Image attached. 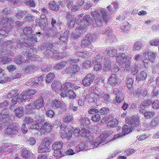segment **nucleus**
Segmentation results:
<instances>
[{"instance_id": "obj_6", "label": "nucleus", "mask_w": 159, "mask_h": 159, "mask_svg": "<svg viewBox=\"0 0 159 159\" xmlns=\"http://www.w3.org/2000/svg\"><path fill=\"white\" fill-rule=\"evenodd\" d=\"M93 23V20L90 16L89 15H86L83 16V19L80 20V22L79 23L78 25H81V27H84L86 31L87 25L92 24Z\"/></svg>"}, {"instance_id": "obj_27", "label": "nucleus", "mask_w": 159, "mask_h": 159, "mask_svg": "<svg viewBox=\"0 0 159 159\" xmlns=\"http://www.w3.org/2000/svg\"><path fill=\"white\" fill-rule=\"evenodd\" d=\"M52 106L54 108H62L65 106V105L63 102L57 99H55L52 102Z\"/></svg>"}, {"instance_id": "obj_48", "label": "nucleus", "mask_w": 159, "mask_h": 159, "mask_svg": "<svg viewBox=\"0 0 159 159\" xmlns=\"http://www.w3.org/2000/svg\"><path fill=\"white\" fill-rule=\"evenodd\" d=\"M156 54L151 51H148V57L149 60L151 62H153L156 56Z\"/></svg>"}, {"instance_id": "obj_52", "label": "nucleus", "mask_w": 159, "mask_h": 159, "mask_svg": "<svg viewBox=\"0 0 159 159\" xmlns=\"http://www.w3.org/2000/svg\"><path fill=\"white\" fill-rule=\"evenodd\" d=\"M64 121L66 123H69L73 120V117L71 114H66L64 117Z\"/></svg>"}, {"instance_id": "obj_54", "label": "nucleus", "mask_w": 159, "mask_h": 159, "mask_svg": "<svg viewBox=\"0 0 159 159\" xmlns=\"http://www.w3.org/2000/svg\"><path fill=\"white\" fill-rule=\"evenodd\" d=\"M76 19V18H73L72 19L68 20L67 23L69 28H71L74 26L75 23Z\"/></svg>"}, {"instance_id": "obj_56", "label": "nucleus", "mask_w": 159, "mask_h": 159, "mask_svg": "<svg viewBox=\"0 0 159 159\" xmlns=\"http://www.w3.org/2000/svg\"><path fill=\"white\" fill-rule=\"evenodd\" d=\"M102 58V56L101 55H95L92 60L93 63L100 62L101 61Z\"/></svg>"}, {"instance_id": "obj_30", "label": "nucleus", "mask_w": 159, "mask_h": 159, "mask_svg": "<svg viewBox=\"0 0 159 159\" xmlns=\"http://www.w3.org/2000/svg\"><path fill=\"white\" fill-rule=\"evenodd\" d=\"M147 77V74L146 72L142 71L141 72L140 74H138L136 78V80L137 81H139L141 80L143 81L146 79Z\"/></svg>"}, {"instance_id": "obj_25", "label": "nucleus", "mask_w": 159, "mask_h": 159, "mask_svg": "<svg viewBox=\"0 0 159 159\" xmlns=\"http://www.w3.org/2000/svg\"><path fill=\"white\" fill-rule=\"evenodd\" d=\"M108 82L111 85H114L116 84H118L120 83L118 77L114 74H112L110 75L109 78Z\"/></svg>"}, {"instance_id": "obj_51", "label": "nucleus", "mask_w": 159, "mask_h": 159, "mask_svg": "<svg viewBox=\"0 0 159 159\" xmlns=\"http://www.w3.org/2000/svg\"><path fill=\"white\" fill-rule=\"evenodd\" d=\"M80 121L83 126L86 127L90 124V121L89 119L87 117H84L81 119Z\"/></svg>"}, {"instance_id": "obj_23", "label": "nucleus", "mask_w": 159, "mask_h": 159, "mask_svg": "<svg viewBox=\"0 0 159 159\" xmlns=\"http://www.w3.org/2000/svg\"><path fill=\"white\" fill-rule=\"evenodd\" d=\"M113 93L116 95V100L114 101L115 102H116L117 103L121 102L123 98V94L118 91L117 89H114L113 90Z\"/></svg>"}, {"instance_id": "obj_33", "label": "nucleus", "mask_w": 159, "mask_h": 159, "mask_svg": "<svg viewBox=\"0 0 159 159\" xmlns=\"http://www.w3.org/2000/svg\"><path fill=\"white\" fill-rule=\"evenodd\" d=\"M48 6L51 10L53 11H57L59 10V6L55 1H50L49 4Z\"/></svg>"}, {"instance_id": "obj_37", "label": "nucleus", "mask_w": 159, "mask_h": 159, "mask_svg": "<svg viewBox=\"0 0 159 159\" xmlns=\"http://www.w3.org/2000/svg\"><path fill=\"white\" fill-rule=\"evenodd\" d=\"M14 60V61L17 64H20L25 61V58L20 55L15 57Z\"/></svg>"}, {"instance_id": "obj_16", "label": "nucleus", "mask_w": 159, "mask_h": 159, "mask_svg": "<svg viewBox=\"0 0 159 159\" xmlns=\"http://www.w3.org/2000/svg\"><path fill=\"white\" fill-rule=\"evenodd\" d=\"M94 97L95 94L93 93H91L87 94L85 97V102L90 103L91 105L96 107L98 105L96 101L94 99Z\"/></svg>"}, {"instance_id": "obj_4", "label": "nucleus", "mask_w": 159, "mask_h": 159, "mask_svg": "<svg viewBox=\"0 0 159 159\" xmlns=\"http://www.w3.org/2000/svg\"><path fill=\"white\" fill-rule=\"evenodd\" d=\"M73 128H67L64 125H61L60 128V135L62 138L66 137L69 140L71 139Z\"/></svg>"}, {"instance_id": "obj_61", "label": "nucleus", "mask_w": 159, "mask_h": 159, "mask_svg": "<svg viewBox=\"0 0 159 159\" xmlns=\"http://www.w3.org/2000/svg\"><path fill=\"white\" fill-rule=\"evenodd\" d=\"M23 32L24 34H30L32 32V29L30 27H26L24 28Z\"/></svg>"}, {"instance_id": "obj_15", "label": "nucleus", "mask_w": 159, "mask_h": 159, "mask_svg": "<svg viewBox=\"0 0 159 159\" xmlns=\"http://www.w3.org/2000/svg\"><path fill=\"white\" fill-rule=\"evenodd\" d=\"M91 34H88L83 38L81 41V46L82 48L88 47L91 48L92 45L91 39H90Z\"/></svg>"}, {"instance_id": "obj_36", "label": "nucleus", "mask_w": 159, "mask_h": 159, "mask_svg": "<svg viewBox=\"0 0 159 159\" xmlns=\"http://www.w3.org/2000/svg\"><path fill=\"white\" fill-rule=\"evenodd\" d=\"M7 109H4L2 111L0 115V122L8 118L9 116L8 114L7 111Z\"/></svg>"}, {"instance_id": "obj_58", "label": "nucleus", "mask_w": 159, "mask_h": 159, "mask_svg": "<svg viewBox=\"0 0 159 159\" xmlns=\"http://www.w3.org/2000/svg\"><path fill=\"white\" fill-rule=\"evenodd\" d=\"M8 149L7 150V152L9 153H11L14 150H15L17 146L16 145H7Z\"/></svg>"}, {"instance_id": "obj_60", "label": "nucleus", "mask_w": 159, "mask_h": 159, "mask_svg": "<svg viewBox=\"0 0 159 159\" xmlns=\"http://www.w3.org/2000/svg\"><path fill=\"white\" fill-rule=\"evenodd\" d=\"M128 24L127 22L122 23L120 25V28L123 31L127 30L129 28Z\"/></svg>"}, {"instance_id": "obj_17", "label": "nucleus", "mask_w": 159, "mask_h": 159, "mask_svg": "<svg viewBox=\"0 0 159 159\" xmlns=\"http://www.w3.org/2000/svg\"><path fill=\"white\" fill-rule=\"evenodd\" d=\"M80 25H81V24ZM81 25H78L76 28V32L75 33H73L71 37L72 38L77 39H78L81 35V34H83L86 31L84 27H81Z\"/></svg>"}, {"instance_id": "obj_47", "label": "nucleus", "mask_w": 159, "mask_h": 159, "mask_svg": "<svg viewBox=\"0 0 159 159\" xmlns=\"http://www.w3.org/2000/svg\"><path fill=\"white\" fill-rule=\"evenodd\" d=\"M143 42L141 41H136L134 44L133 47L134 50L137 51L139 50L142 46Z\"/></svg>"}, {"instance_id": "obj_14", "label": "nucleus", "mask_w": 159, "mask_h": 159, "mask_svg": "<svg viewBox=\"0 0 159 159\" xmlns=\"http://www.w3.org/2000/svg\"><path fill=\"white\" fill-rule=\"evenodd\" d=\"M37 42L36 36L35 34L31 35V36L29 39L28 41L26 43H21L20 47L21 48L24 47H28L32 46L33 44Z\"/></svg>"}, {"instance_id": "obj_62", "label": "nucleus", "mask_w": 159, "mask_h": 159, "mask_svg": "<svg viewBox=\"0 0 159 159\" xmlns=\"http://www.w3.org/2000/svg\"><path fill=\"white\" fill-rule=\"evenodd\" d=\"M65 17L67 19H71L73 18H75L74 17V14L70 12H66L65 14Z\"/></svg>"}, {"instance_id": "obj_29", "label": "nucleus", "mask_w": 159, "mask_h": 159, "mask_svg": "<svg viewBox=\"0 0 159 159\" xmlns=\"http://www.w3.org/2000/svg\"><path fill=\"white\" fill-rule=\"evenodd\" d=\"M21 156L26 159H30L33 154L30 151L24 149L21 152Z\"/></svg>"}, {"instance_id": "obj_24", "label": "nucleus", "mask_w": 159, "mask_h": 159, "mask_svg": "<svg viewBox=\"0 0 159 159\" xmlns=\"http://www.w3.org/2000/svg\"><path fill=\"white\" fill-rule=\"evenodd\" d=\"M16 47H12L10 49L6 51H3L2 49L0 50V55L3 54L8 56L13 57L14 54L13 51H15Z\"/></svg>"}, {"instance_id": "obj_53", "label": "nucleus", "mask_w": 159, "mask_h": 159, "mask_svg": "<svg viewBox=\"0 0 159 159\" xmlns=\"http://www.w3.org/2000/svg\"><path fill=\"white\" fill-rule=\"evenodd\" d=\"M55 77V75L53 73H50L47 76L46 81L47 83H49L51 82Z\"/></svg>"}, {"instance_id": "obj_57", "label": "nucleus", "mask_w": 159, "mask_h": 159, "mask_svg": "<svg viewBox=\"0 0 159 159\" xmlns=\"http://www.w3.org/2000/svg\"><path fill=\"white\" fill-rule=\"evenodd\" d=\"M41 144H43V145L48 147L51 144V141L50 139L47 137L45 138L42 141Z\"/></svg>"}, {"instance_id": "obj_13", "label": "nucleus", "mask_w": 159, "mask_h": 159, "mask_svg": "<svg viewBox=\"0 0 159 159\" xmlns=\"http://www.w3.org/2000/svg\"><path fill=\"white\" fill-rule=\"evenodd\" d=\"M76 62H71V63L73 62L70 67L67 68L66 70V72L68 74L72 75L75 74L80 70L79 66L75 63Z\"/></svg>"}, {"instance_id": "obj_50", "label": "nucleus", "mask_w": 159, "mask_h": 159, "mask_svg": "<svg viewBox=\"0 0 159 159\" xmlns=\"http://www.w3.org/2000/svg\"><path fill=\"white\" fill-rule=\"evenodd\" d=\"M152 99L144 100L140 105L141 106L143 107L144 108H147L148 106L152 104Z\"/></svg>"}, {"instance_id": "obj_35", "label": "nucleus", "mask_w": 159, "mask_h": 159, "mask_svg": "<svg viewBox=\"0 0 159 159\" xmlns=\"http://www.w3.org/2000/svg\"><path fill=\"white\" fill-rule=\"evenodd\" d=\"M63 143L61 141L56 142L52 145V149L53 150H61Z\"/></svg>"}, {"instance_id": "obj_20", "label": "nucleus", "mask_w": 159, "mask_h": 159, "mask_svg": "<svg viewBox=\"0 0 159 159\" xmlns=\"http://www.w3.org/2000/svg\"><path fill=\"white\" fill-rule=\"evenodd\" d=\"M95 93V94L99 98H103V102L106 104H108L110 102V99L109 95L105 94L102 92Z\"/></svg>"}, {"instance_id": "obj_22", "label": "nucleus", "mask_w": 159, "mask_h": 159, "mask_svg": "<svg viewBox=\"0 0 159 159\" xmlns=\"http://www.w3.org/2000/svg\"><path fill=\"white\" fill-rule=\"evenodd\" d=\"M69 33L68 31H66L64 32L63 34L61 35L59 39V41L57 42L58 44L66 43L68 39Z\"/></svg>"}, {"instance_id": "obj_32", "label": "nucleus", "mask_w": 159, "mask_h": 159, "mask_svg": "<svg viewBox=\"0 0 159 159\" xmlns=\"http://www.w3.org/2000/svg\"><path fill=\"white\" fill-rule=\"evenodd\" d=\"M74 84L70 82L65 83L64 84L61 85V91H66L70 88H73Z\"/></svg>"}, {"instance_id": "obj_59", "label": "nucleus", "mask_w": 159, "mask_h": 159, "mask_svg": "<svg viewBox=\"0 0 159 159\" xmlns=\"http://www.w3.org/2000/svg\"><path fill=\"white\" fill-rule=\"evenodd\" d=\"M127 79L126 83L127 87L129 88H132L133 84L134 83V80L133 78H127Z\"/></svg>"}, {"instance_id": "obj_55", "label": "nucleus", "mask_w": 159, "mask_h": 159, "mask_svg": "<svg viewBox=\"0 0 159 159\" xmlns=\"http://www.w3.org/2000/svg\"><path fill=\"white\" fill-rule=\"evenodd\" d=\"M11 60V58L6 57H3L2 58L0 57V63L6 64L10 62Z\"/></svg>"}, {"instance_id": "obj_42", "label": "nucleus", "mask_w": 159, "mask_h": 159, "mask_svg": "<svg viewBox=\"0 0 159 159\" xmlns=\"http://www.w3.org/2000/svg\"><path fill=\"white\" fill-rule=\"evenodd\" d=\"M16 116L18 117H22L23 115V108L21 107L17 108L15 110Z\"/></svg>"}, {"instance_id": "obj_31", "label": "nucleus", "mask_w": 159, "mask_h": 159, "mask_svg": "<svg viewBox=\"0 0 159 159\" xmlns=\"http://www.w3.org/2000/svg\"><path fill=\"white\" fill-rule=\"evenodd\" d=\"M128 58L127 57H125V55L124 53H122L117 57L116 60L120 64H121L125 62L126 59Z\"/></svg>"}, {"instance_id": "obj_7", "label": "nucleus", "mask_w": 159, "mask_h": 159, "mask_svg": "<svg viewBox=\"0 0 159 159\" xmlns=\"http://www.w3.org/2000/svg\"><path fill=\"white\" fill-rule=\"evenodd\" d=\"M21 42L20 40H8L7 41H4L2 46V47L1 49L4 50H5L7 48H9V46L10 45L13 46L15 45H17L18 48H21V47H20L21 45Z\"/></svg>"}, {"instance_id": "obj_10", "label": "nucleus", "mask_w": 159, "mask_h": 159, "mask_svg": "<svg viewBox=\"0 0 159 159\" xmlns=\"http://www.w3.org/2000/svg\"><path fill=\"white\" fill-rule=\"evenodd\" d=\"M24 100H25V99L24 98V93H23V92L21 93L19 95H16L15 97L12 99L11 102L10 103V109L11 110H12L13 109L14 105L16 104L17 102H23Z\"/></svg>"}, {"instance_id": "obj_3", "label": "nucleus", "mask_w": 159, "mask_h": 159, "mask_svg": "<svg viewBox=\"0 0 159 159\" xmlns=\"http://www.w3.org/2000/svg\"><path fill=\"white\" fill-rule=\"evenodd\" d=\"M20 128L18 124L13 123L8 126L7 128L5 129V133L11 136H15L18 134Z\"/></svg>"}, {"instance_id": "obj_9", "label": "nucleus", "mask_w": 159, "mask_h": 159, "mask_svg": "<svg viewBox=\"0 0 159 159\" xmlns=\"http://www.w3.org/2000/svg\"><path fill=\"white\" fill-rule=\"evenodd\" d=\"M139 117L137 116H133L132 117H126L125 118L126 123L131 125V127L133 128H134L139 125Z\"/></svg>"}, {"instance_id": "obj_18", "label": "nucleus", "mask_w": 159, "mask_h": 159, "mask_svg": "<svg viewBox=\"0 0 159 159\" xmlns=\"http://www.w3.org/2000/svg\"><path fill=\"white\" fill-rule=\"evenodd\" d=\"M79 61L78 59H71L70 60H68L67 61H62L57 64L54 67V68L57 70H61L63 68L67 63L68 64L71 63V61L72 62H78Z\"/></svg>"}, {"instance_id": "obj_38", "label": "nucleus", "mask_w": 159, "mask_h": 159, "mask_svg": "<svg viewBox=\"0 0 159 159\" xmlns=\"http://www.w3.org/2000/svg\"><path fill=\"white\" fill-rule=\"evenodd\" d=\"M49 148L43 144H41L39 145L38 148V151L39 153H42L48 152Z\"/></svg>"}, {"instance_id": "obj_44", "label": "nucleus", "mask_w": 159, "mask_h": 159, "mask_svg": "<svg viewBox=\"0 0 159 159\" xmlns=\"http://www.w3.org/2000/svg\"><path fill=\"white\" fill-rule=\"evenodd\" d=\"M159 125V117H157L154 118L151 121L150 126L152 127H156Z\"/></svg>"}, {"instance_id": "obj_46", "label": "nucleus", "mask_w": 159, "mask_h": 159, "mask_svg": "<svg viewBox=\"0 0 159 159\" xmlns=\"http://www.w3.org/2000/svg\"><path fill=\"white\" fill-rule=\"evenodd\" d=\"M106 52H107L108 55L110 57H113L116 55L117 50L116 49H111L110 50L107 49Z\"/></svg>"}, {"instance_id": "obj_2", "label": "nucleus", "mask_w": 159, "mask_h": 159, "mask_svg": "<svg viewBox=\"0 0 159 159\" xmlns=\"http://www.w3.org/2000/svg\"><path fill=\"white\" fill-rule=\"evenodd\" d=\"M42 119L41 118L39 119L40 121L39 122L37 121V123H38L37 126L35 128L36 129L40 131H43V132H51L52 130V129L53 127L52 124L48 121H47L43 124H42L43 122L42 120Z\"/></svg>"}, {"instance_id": "obj_43", "label": "nucleus", "mask_w": 159, "mask_h": 159, "mask_svg": "<svg viewBox=\"0 0 159 159\" xmlns=\"http://www.w3.org/2000/svg\"><path fill=\"white\" fill-rule=\"evenodd\" d=\"M64 152L61 151V150H54L53 155L57 158H59L62 157L63 155Z\"/></svg>"}, {"instance_id": "obj_21", "label": "nucleus", "mask_w": 159, "mask_h": 159, "mask_svg": "<svg viewBox=\"0 0 159 159\" xmlns=\"http://www.w3.org/2000/svg\"><path fill=\"white\" fill-rule=\"evenodd\" d=\"M107 137V135L106 134H102L100 135V136L95 140L94 142H93L94 146L97 147V146L101 144L105 141Z\"/></svg>"}, {"instance_id": "obj_40", "label": "nucleus", "mask_w": 159, "mask_h": 159, "mask_svg": "<svg viewBox=\"0 0 159 159\" xmlns=\"http://www.w3.org/2000/svg\"><path fill=\"white\" fill-rule=\"evenodd\" d=\"M132 129L130 128V126L127 125H125L122 128V132L121 134L123 136L125 134H128L131 131Z\"/></svg>"}, {"instance_id": "obj_63", "label": "nucleus", "mask_w": 159, "mask_h": 159, "mask_svg": "<svg viewBox=\"0 0 159 159\" xmlns=\"http://www.w3.org/2000/svg\"><path fill=\"white\" fill-rule=\"evenodd\" d=\"M142 89L141 87H139L135 90L134 95L136 97H139L141 98V92Z\"/></svg>"}, {"instance_id": "obj_34", "label": "nucleus", "mask_w": 159, "mask_h": 159, "mask_svg": "<svg viewBox=\"0 0 159 159\" xmlns=\"http://www.w3.org/2000/svg\"><path fill=\"white\" fill-rule=\"evenodd\" d=\"M118 121L116 119L113 118L107 124V127L112 128L117 126Z\"/></svg>"}, {"instance_id": "obj_45", "label": "nucleus", "mask_w": 159, "mask_h": 159, "mask_svg": "<svg viewBox=\"0 0 159 159\" xmlns=\"http://www.w3.org/2000/svg\"><path fill=\"white\" fill-rule=\"evenodd\" d=\"M89 131L85 129H82L81 131V136L85 138H88L90 136Z\"/></svg>"}, {"instance_id": "obj_12", "label": "nucleus", "mask_w": 159, "mask_h": 159, "mask_svg": "<svg viewBox=\"0 0 159 159\" xmlns=\"http://www.w3.org/2000/svg\"><path fill=\"white\" fill-rule=\"evenodd\" d=\"M34 50L31 48L29 49H26L25 51H23L22 52V54L20 55L22 56L24 58H25V62L27 63L29 60H34V55L32 53H31V50L32 51Z\"/></svg>"}, {"instance_id": "obj_49", "label": "nucleus", "mask_w": 159, "mask_h": 159, "mask_svg": "<svg viewBox=\"0 0 159 159\" xmlns=\"http://www.w3.org/2000/svg\"><path fill=\"white\" fill-rule=\"evenodd\" d=\"M35 21L36 23V25H39L41 29L44 30L45 28L46 24L43 20L37 19Z\"/></svg>"}, {"instance_id": "obj_28", "label": "nucleus", "mask_w": 159, "mask_h": 159, "mask_svg": "<svg viewBox=\"0 0 159 159\" xmlns=\"http://www.w3.org/2000/svg\"><path fill=\"white\" fill-rule=\"evenodd\" d=\"M103 66L104 71H106L111 70V62L109 58H106L104 60Z\"/></svg>"}, {"instance_id": "obj_11", "label": "nucleus", "mask_w": 159, "mask_h": 159, "mask_svg": "<svg viewBox=\"0 0 159 159\" xmlns=\"http://www.w3.org/2000/svg\"><path fill=\"white\" fill-rule=\"evenodd\" d=\"M36 120L34 121L33 119L30 117H27L25 118L24 121L26 124L29 125V128L31 129H36L35 128L37 126L38 123L37 121H40L39 119L36 118Z\"/></svg>"}, {"instance_id": "obj_5", "label": "nucleus", "mask_w": 159, "mask_h": 159, "mask_svg": "<svg viewBox=\"0 0 159 159\" xmlns=\"http://www.w3.org/2000/svg\"><path fill=\"white\" fill-rule=\"evenodd\" d=\"M45 105L43 99L41 98L34 102V103H30L27 105L25 108L27 111H30V109H39L43 107Z\"/></svg>"}, {"instance_id": "obj_41", "label": "nucleus", "mask_w": 159, "mask_h": 159, "mask_svg": "<svg viewBox=\"0 0 159 159\" xmlns=\"http://www.w3.org/2000/svg\"><path fill=\"white\" fill-rule=\"evenodd\" d=\"M37 70V67L34 65H31L27 66L25 69V72L27 73H30Z\"/></svg>"}, {"instance_id": "obj_19", "label": "nucleus", "mask_w": 159, "mask_h": 159, "mask_svg": "<svg viewBox=\"0 0 159 159\" xmlns=\"http://www.w3.org/2000/svg\"><path fill=\"white\" fill-rule=\"evenodd\" d=\"M23 93L25 100H26L29 101H30L34 95L37 94L36 93L35 90L33 89L29 90Z\"/></svg>"}, {"instance_id": "obj_26", "label": "nucleus", "mask_w": 159, "mask_h": 159, "mask_svg": "<svg viewBox=\"0 0 159 159\" xmlns=\"http://www.w3.org/2000/svg\"><path fill=\"white\" fill-rule=\"evenodd\" d=\"M57 54L58 53L56 51H54L53 49H49L46 51L44 55L48 57H54L57 56Z\"/></svg>"}, {"instance_id": "obj_1", "label": "nucleus", "mask_w": 159, "mask_h": 159, "mask_svg": "<svg viewBox=\"0 0 159 159\" xmlns=\"http://www.w3.org/2000/svg\"><path fill=\"white\" fill-rule=\"evenodd\" d=\"M91 15L95 19L97 26L99 27L101 26L104 22L106 23L110 16L107 11L102 8H100V9H97L92 11Z\"/></svg>"}, {"instance_id": "obj_8", "label": "nucleus", "mask_w": 159, "mask_h": 159, "mask_svg": "<svg viewBox=\"0 0 159 159\" xmlns=\"http://www.w3.org/2000/svg\"><path fill=\"white\" fill-rule=\"evenodd\" d=\"M95 78L94 75L90 73L86 75L83 78L82 82L83 85L86 87L90 86Z\"/></svg>"}, {"instance_id": "obj_64", "label": "nucleus", "mask_w": 159, "mask_h": 159, "mask_svg": "<svg viewBox=\"0 0 159 159\" xmlns=\"http://www.w3.org/2000/svg\"><path fill=\"white\" fill-rule=\"evenodd\" d=\"M150 44L151 45L157 46L159 45V39H155L150 41Z\"/></svg>"}, {"instance_id": "obj_39", "label": "nucleus", "mask_w": 159, "mask_h": 159, "mask_svg": "<svg viewBox=\"0 0 159 159\" xmlns=\"http://www.w3.org/2000/svg\"><path fill=\"white\" fill-rule=\"evenodd\" d=\"M28 12L26 11L18 10L16 13L15 16L18 19L22 18L23 16L27 14Z\"/></svg>"}]
</instances>
